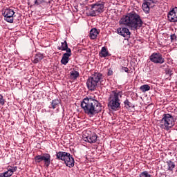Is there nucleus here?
<instances>
[{
  "label": "nucleus",
  "instance_id": "f257e3e1",
  "mask_svg": "<svg viewBox=\"0 0 177 177\" xmlns=\"http://www.w3.org/2000/svg\"><path fill=\"white\" fill-rule=\"evenodd\" d=\"M81 107L84 113L90 118L95 117L102 111V104L95 99V97H86L81 102Z\"/></svg>",
  "mask_w": 177,
  "mask_h": 177
},
{
  "label": "nucleus",
  "instance_id": "f03ea898",
  "mask_svg": "<svg viewBox=\"0 0 177 177\" xmlns=\"http://www.w3.org/2000/svg\"><path fill=\"white\" fill-rule=\"evenodd\" d=\"M120 24H123L126 27H129L131 30H139L143 24V21L140 18L139 14L132 11L124 15L119 21Z\"/></svg>",
  "mask_w": 177,
  "mask_h": 177
},
{
  "label": "nucleus",
  "instance_id": "7ed1b4c3",
  "mask_svg": "<svg viewBox=\"0 0 177 177\" xmlns=\"http://www.w3.org/2000/svg\"><path fill=\"white\" fill-rule=\"evenodd\" d=\"M105 83L106 79L103 74L99 72H95L93 73L91 76L88 77L86 84L88 91H95L96 88H97L99 84L100 85H104Z\"/></svg>",
  "mask_w": 177,
  "mask_h": 177
},
{
  "label": "nucleus",
  "instance_id": "20e7f679",
  "mask_svg": "<svg viewBox=\"0 0 177 177\" xmlns=\"http://www.w3.org/2000/svg\"><path fill=\"white\" fill-rule=\"evenodd\" d=\"M121 97H122V91H113L108 100V107L114 111L121 109V100H120Z\"/></svg>",
  "mask_w": 177,
  "mask_h": 177
},
{
  "label": "nucleus",
  "instance_id": "39448f33",
  "mask_svg": "<svg viewBox=\"0 0 177 177\" xmlns=\"http://www.w3.org/2000/svg\"><path fill=\"white\" fill-rule=\"evenodd\" d=\"M56 160H61L64 162L65 165L68 168H73L75 164V160L68 152L59 151L56 153Z\"/></svg>",
  "mask_w": 177,
  "mask_h": 177
},
{
  "label": "nucleus",
  "instance_id": "423d86ee",
  "mask_svg": "<svg viewBox=\"0 0 177 177\" xmlns=\"http://www.w3.org/2000/svg\"><path fill=\"white\" fill-rule=\"evenodd\" d=\"M174 125H175V120L174 119V117L169 113L164 114L162 120L160 121V127L161 129L169 131Z\"/></svg>",
  "mask_w": 177,
  "mask_h": 177
},
{
  "label": "nucleus",
  "instance_id": "0eeeda50",
  "mask_svg": "<svg viewBox=\"0 0 177 177\" xmlns=\"http://www.w3.org/2000/svg\"><path fill=\"white\" fill-rule=\"evenodd\" d=\"M104 1H97L94 4L91 5V8L88 12V16L91 17H95L96 16H99L100 13H103L104 12Z\"/></svg>",
  "mask_w": 177,
  "mask_h": 177
},
{
  "label": "nucleus",
  "instance_id": "6e6552de",
  "mask_svg": "<svg viewBox=\"0 0 177 177\" xmlns=\"http://www.w3.org/2000/svg\"><path fill=\"white\" fill-rule=\"evenodd\" d=\"M34 160L36 164H40V162H43L47 168L49 167V165H50V162L52 161L50 160V154L46 153L35 156Z\"/></svg>",
  "mask_w": 177,
  "mask_h": 177
},
{
  "label": "nucleus",
  "instance_id": "1a4fd4ad",
  "mask_svg": "<svg viewBox=\"0 0 177 177\" xmlns=\"http://www.w3.org/2000/svg\"><path fill=\"white\" fill-rule=\"evenodd\" d=\"M149 60L154 64H162L165 63V59L162 57V54L160 53H153L149 56Z\"/></svg>",
  "mask_w": 177,
  "mask_h": 177
},
{
  "label": "nucleus",
  "instance_id": "9d476101",
  "mask_svg": "<svg viewBox=\"0 0 177 177\" xmlns=\"http://www.w3.org/2000/svg\"><path fill=\"white\" fill-rule=\"evenodd\" d=\"M84 142H88V143H96L97 142V134L95 132H92L91 131H87L84 134Z\"/></svg>",
  "mask_w": 177,
  "mask_h": 177
},
{
  "label": "nucleus",
  "instance_id": "9b49d317",
  "mask_svg": "<svg viewBox=\"0 0 177 177\" xmlns=\"http://www.w3.org/2000/svg\"><path fill=\"white\" fill-rule=\"evenodd\" d=\"M3 16H4L5 21H7V23H13L15 11L10 8H6L3 13Z\"/></svg>",
  "mask_w": 177,
  "mask_h": 177
},
{
  "label": "nucleus",
  "instance_id": "f8f14e48",
  "mask_svg": "<svg viewBox=\"0 0 177 177\" xmlns=\"http://www.w3.org/2000/svg\"><path fill=\"white\" fill-rule=\"evenodd\" d=\"M117 32L119 35H122L124 38H131V32L127 28H118Z\"/></svg>",
  "mask_w": 177,
  "mask_h": 177
},
{
  "label": "nucleus",
  "instance_id": "ddd939ff",
  "mask_svg": "<svg viewBox=\"0 0 177 177\" xmlns=\"http://www.w3.org/2000/svg\"><path fill=\"white\" fill-rule=\"evenodd\" d=\"M176 165L175 162L172 161V160H169L166 162V171L168 172H174V169H175Z\"/></svg>",
  "mask_w": 177,
  "mask_h": 177
},
{
  "label": "nucleus",
  "instance_id": "4468645a",
  "mask_svg": "<svg viewBox=\"0 0 177 177\" xmlns=\"http://www.w3.org/2000/svg\"><path fill=\"white\" fill-rule=\"evenodd\" d=\"M71 55H72L71 50H68V52L65 53L62 55V58L61 59L62 64H64V66H66L67 63H68L70 60V57L71 56Z\"/></svg>",
  "mask_w": 177,
  "mask_h": 177
},
{
  "label": "nucleus",
  "instance_id": "2eb2a0df",
  "mask_svg": "<svg viewBox=\"0 0 177 177\" xmlns=\"http://www.w3.org/2000/svg\"><path fill=\"white\" fill-rule=\"evenodd\" d=\"M167 19L171 23H177V12H174V10H171L168 12Z\"/></svg>",
  "mask_w": 177,
  "mask_h": 177
},
{
  "label": "nucleus",
  "instance_id": "dca6fc26",
  "mask_svg": "<svg viewBox=\"0 0 177 177\" xmlns=\"http://www.w3.org/2000/svg\"><path fill=\"white\" fill-rule=\"evenodd\" d=\"M59 50H66V52H68L71 50V48H68V44H67V41L64 40L61 42V46L57 47Z\"/></svg>",
  "mask_w": 177,
  "mask_h": 177
},
{
  "label": "nucleus",
  "instance_id": "f3484780",
  "mask_svg": "<svg viewBox=\"0 0 177 177\" xmlns=\"http://www.w3.org/2000/svg\"><path fill=\"white\" fill-rule=\"evenodd\" d=\"M98 34H99V31L97 30V28H94L90 30L89 37L91 39H96V38H97Z\"/></svg>",
  "mask_w": 177,
  "mask_h": 177
},
{
  "label": "nucleus",
  "instance_id": "a211bd4d",
  "mask_svg": "<svg viewBox=\"0 0 177 177\" xmlns=\"http://www.w3.org/2000/svg\"><path fill=\"white\" fill-rule=\"evenodd\" d=\"M151 5V3L149 1H145L142 3V9L145 13H150V6Z\"/></svg>",
  "mask_w": 177,
  "mask_h": 177
},
{
  "label": "nucleus",
  "instance_id": "6ab92c4d",
  "mask_svg": "<svg viewBox=\"0 0 177 177\" xmlns=\"http://www.w3.org/2000/svg\"><path fill=\"white\" fill-rule=\"evenodd\" d=\"M78 77H80V72L77 71H71L70 72V78L71 80H77L78 78Z\"/></svg>",
  "mask_w": 177,
  "mask_h": 177
},
{
  "label": "nucleus",
  "instance_id": "aec40b11",
  "mask_svg": "<svg viewBox=\"0 0 177 177\" xmlns=\"http://www.w3.org/2000/svg\"><path fill=\"white\" fill-rule=\"evenodd\" d=\"M100 57H107V56H110L109 54V51L106 47H102L101 51L100 52Z\"/></svg>",
  "mask_w": 177,
  "mask_h": 177
},
{
  "label": "nucleus",
  "instance_id": "412c9836",
  "mask_svg": "<svg viewBox=\"0 0 177 177\" xmlns=\"http://www.w3.org/2000/svg\"><path fill=\"white\" fill-rule=\"evenodd\" d=\"M42 59H44V55H42L41 53H37L35 55V59L33 60V63L35 64H37V63H39V62H41V60H42Z\"/></svg>",
  "mask_w": 177,
  "mask_h": 177
},
{
  "label": "nucleus",
  "instance_id": "4be33fe9",
  "mask_svg": "<svg viewBox=\"0 0 177 177\" xmlns=\"http://www.w3.org/2000/svg\"><path fill=\"white\" fill-rule=\"evenodd\" d=\"M60 104V101L58 99L53 100L51 102L52 109H55L56 107L59 106Z\"/></svg>",
  "mask_w": 177,
  "mask_h": 177
},
{
  "label": "nucleus",
  "instance_id": "5701e85b",
  "mask_svg": "<svg viewBox=\"0 0 177 177\" xmlns=\"http://www.w3.org/2000/svg\"><path fill=\"white\" fill-rule=\"evenodd\" d=\"M12 175H13L12 171H10L9 169H8V171H6V172L0 174V177H10L12 176Z\"/></svg>",
  "mask_w": 177,
  "mask_h": 177
},
{
  "label": "nucleus",
  "instance_id": "b1692460",
  "mask_svg": "<svg viewBox=\"0 0 177 177\" xmlns=\"http://www.w3.org/2000/svg\"><path fill=\"white\" fill-rule=\"evenodd\" d=\"M124 107L126 109H131V107H133V105L131 102H129V100L126 99V100L124 102Z\"/></svg>",
  "mask_w": 177,
  "mask_h": 177
},
{
  "label": "nucleus",
  "instance_id": "393cba45",
  "mask_svg": "<svg viewBox=\"0 0 177 177\" xmlns=\"http://www.w3.org/2000/svg\"><path fill=\"white\" fill-rule=\"evenodd\" d=\"M140 89H141L142 92H147L148 91H150V86L144 84L140 87Z\"/></svg>",
  "mask_w": 177,
  "mask_h": 177
},
{
  "label": "nucleus",
  "instance_id": "a878e982",
  "mask_svg": "<svg viewBox=\"0 0 177 177\" xmlns=\"http://www.w3.org/2000/svg\"><path fill=\"white\" fill-rule=\"evenodd\" d=\"M139 177H153V176L150 175L147 171H145L139 175Z\"/></svg>",
  "mask_w": 177,
  "mask_h": 177
},
{
  "label": "nucleus",
  "instance_id": "bb28decb",
  "mask_svg": "<svg viewBox=\"0 0 177 177\" xmlns=\"http://www.w3.org/2000/svg\"><path fill=\"white\" fill-rule=\"evenodd\" d=\"M8 169H9V171H10V172H12V175H13V174H15V172H16L17 171V167H10V168H8Z\"/></svg>",
  "mask_w": 177,
  "mask_h": 177
},
{
  "label": "nucleus",
  "instance_id": "cd10ccee",
  "mask_svg": "<svg viewBox=\"0 0 177 177\" xmlns=\"http://www.w3.org/2000/svg\"><path fill=\"white\" fill-rule=\"evenodd\" d=\"M0 104L1 106L5 105V100L3 99V95H2L1 94H0Z\"/></svg>",
  "mask_w": 177,
  "mask_h": 177
},
{
  "label": "nucleus",
  "instance_id": "c85d7f7f",
  "mask_svg": "<svg viewBox=\"0 0 177 177\" xmlns=\"http://www.w3.org/2000/svg\"><path fill=\"white\" fill-rule=\"evenodd\" d=\"M170 38H171V42H174V41H176V38H177L176 35L175 34L171 35Z\"/></svg>",
  "mask_w": 177,
  "mask_h": 177
},
{
  "label": "nucleus",
  "instance_id": "c756f323",
  "mask_svg": "<svg viewBox=\"0 0 177 177\" xmlns=\"http://www.w3.org/2000/svg\"><path fill=\"white\" fill-rule=\"evenodd\" d=\"M129 73V69L128 68V67H125V66H122V73Z\"/></svg>",
  "mask_w": 177,
  "mask_h": 177
},
{
  "label": "nucleus",
  "instance_id": "7c9ffc66",
  "mask_svg": "<svg viewBox=\"0 0 177 177\" xmlns=\"http://www.w3.org/2000/svg\"><path fill=\"white\" fill-rule=\"evenodd\" d=\"M41 3H44V0H35V5H41Z\"/></svg>",
  "mask_w": 177,
  "mask_h": 177
},
{
  "label": "nucleus",
  "instance_id": "2f4dec72",
  "mask_svg": "<svg viewBox=\"0 0 177 177\" xmlns=\"http://www.w3.org/2000/svg\"><path fill=\"white\" fill-rule=\"evenodd\" d=\"M107 75L110 77V75H113V71L111 69H109L107 73Z\"/></svg>",
  "mask_w": 177,
  "mask_h": 177
},
{
  "label": "nucleus",
  "instance_id": "473e14b6",
  "mask_svg": "<svg viewBox=\"0 0 177 177\" xmlns=\"http://www.w3.org/2000/svg\"><path fill=\"white\" fill-rule=\"evenodd\" d=\"M144 2H149L148 1H150V2H152L153 3H154V1L156 0H143Z\"/></svg>",
  "mask_w": 177,
  "mask_h": 177
},
{
  "label": "nucleus",
  "instance_id": "72a5a7b5",
  "mask_svg": "<svg viewBox=\"0 0 177 177\" xmlns=\"http://www.w3.org/2000/svg\"><path fill=\"white\" fill-rule=\"evenodd\" d=\"M171 10H174V13H177V7H175L174 8H173Z\"/></svg>",
  "mask_w": 177,
  "mask_h": 177
},
{
  "label": "nucleus",
  "instance_id": "f704fd0d",
  "mask_svg": "<svg viewBox=\"0 0 177 177\" xmlns=\"http://www.w3.org/2000/svg\"><path fill=\"white\" fill-rule=\"evenodd\" d=\"M86 1V2H88V1H89V0H85Z\"/></svg>",
  "mask_w": 177,
  "mask_h": 177
}]
</instances>
